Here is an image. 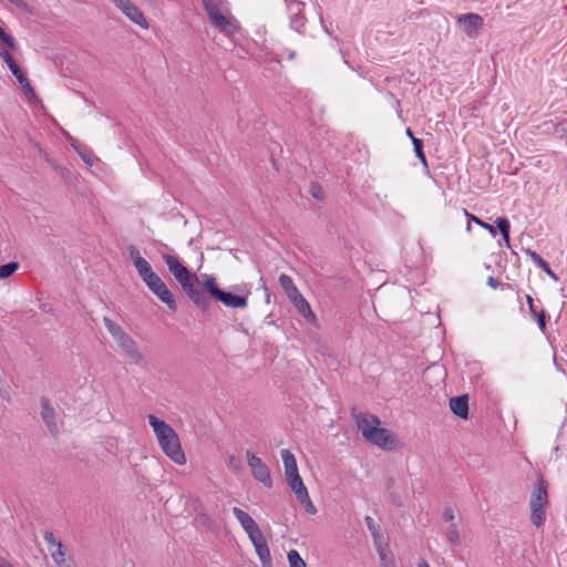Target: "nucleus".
<instances>
[{
    "instance_id": "4be33fe9",
    "label": "nucleus",
    "mask_w": 567,
    "mask_h": 567,
    "mask_svg": "<svg viewBox=\"0 0 567 567\" xmlns=\"http://www.w3.org/2000/svg\"><path fill=\"white\" fill-rule=\"evenodd\" d=\"M364 522H365V525H367L369 532L371 533L374 546L377 547L379 545L385 544L386 542L384 540V538L382 536L381 528H380L379 524H377L375 520L371 516H367L364 518Z\"/></svg>"
},
{
    "instance_id": "3c124183",
    "label": "nucleus",
    "mask_w": 567,
    "mask_h": 567,
    "mask_svg": "<svg viewBox=\"0 0 567 567\" xmlns=\"http://www.w3.org/2000/svg\"><path fill=\"white\" fill-rule=\"evenodd\" d=\"M417 567H430L426 560H422L419 563Z\"/></svg>"
},
{
    "instance_id": "f257e3e1",
    "label": "nucleus",
    "mask_w": 567,
    "mask_h": 567,
    "mask_svg": "<svg viewBox=\"0 0 567 567\" xmlns=\"http://www.w3.org/2000/svg\"><path fill=\"white\" fill-rule=\"evenodd\" d=\"M163 259L167 265L169 272L181 285L187 297L199 310L207 311L210 307V301L200 289V281L198 277L182 265L176 257L164 255Z\"/></svg>"
},
{
    "instance_id": "8fccbe9b",
    "label": "nucleus",
    "mask_w": 567,
    "mask_h": 567,
    "mask_svg": "<svg viewBox=\"0 0 567 567\" xmlns=\"http://www.w3.org/2000/svg\"><path fill=\"white\" fill-rule=\"evenodd\" d=\"M405 133H406V135L411 138V141L413 142V137H415V136H414V134H413L412 130H411L410 127H408V128H406V131H405Z\"/></svg>"
},
{
    "instance_id": "c756f323",
    "label": "nucleus",
    "mask_w": 567,
    "mask_h": 567,
    "mask_svg": "<svg viewBox=\"0 0 567 567\" xmlns=\"http://www.w3.org/2000/svg\"><path fill=\"white\" fill-rule=\"evenodd\" d=\"M412 143H413V147H414V152H415L416 157L421 161V163L424 166H427L426 156H425L424 151H423V141L421 138L413 137V142Z\"/></svg>"
},
{
    "instance_id": "a18cd8bd",
    "label": "nucleus",
    "mask_w": 567,
    "mask_h": 567,
    "mask_svg": "<svg viewBox=\"0 0 567 567\" xmlns=\"http://www.w3.org/2000/svg\"><path fill=\"white\" fill-rule=\"evenodd\" d=\"M487 285H488L491 288L496 289V288L499 286V282H498V280H497L496 278H494V277L489 276V277L487 278Z\"/></svg>"
},
{
    "instance_id": "49530a36",
    "label": "nucleus",
    "mask_w": 567,
    "mask_h": 567,
    "mask_svg": "<svg viewBox=\"0 0 567 567\" xmlns=\"http://www.w3.org/2000/svg\"><path fill=\"white\" fill-rule=\"evenodd\" d=\"M527 303H528V307H529L530 313H532L533 316H536V313H538V312H537V310L535 309L534 300H533V298H532L530 296H527Z\"/></svg>"
},
{
    "instance_id": "20e7f679",
    "label": "nucleus",
    "mask_w": 567,
    "mask_h": 567,
    "mask_svg": "<svg viewBox=\"0 0 567 567\" xmlns=\"http://www.w3.org/2000/svg\"><path fill=\"white\" fill-rule=\"evenodd\" d=\"M103 321L107 332L112 336L123 355L137 365L143 364L145 357L140 351L135 340L112 319L104 317Z\"/></svg>"
},
{
    "instance_id": "9b49d317",
    "label": "nucleus",
    "mask_w": 567,
    "mask_h": 567,
    "mask_svg": "<svg viewBox=\"0 0 567 567\" xmlns=\"http://www.w3.org/2000/svg\"><path fill=\"white\" fill-rule=\"evenodd\" d=\"M457 24L468 37H473L482 29L484 19L477 13H465L457 18Z\"/></svg>"
},
{
    "instance_id": "393cba45",
    "label": "nucleus",
    "mask_w": 567,
    "mask_h": 567,
    "mask_svg": "<svg viewBox=\"0 0 567 567\" xmlns=\"http://www.w3.org/2000/svg\"><path fill=\"white\" fill-rule=\"evenodd\" d=\"M49 550L51 553L52 559L58 566L61 567L65 565L66 548L62 544V542H59V544L55 547L49 548Z\"/></svg>"
},
{
    "instance_id": "a211bd4d",
    "label": "nucleus",
    "mask_w": 567,
    "mask_h": 567,
    "mask_svg": "<svg viewBox=\"0 0 567 567\" xmlns=\"http://www.w3.org/2000/svg\"><path fill=\"white\" fill-rule=\"evenodd\" d=\"M297 311L309 322L316 321V315L312 312L310 305L308 301L302 297V295H299L296 297V299L290 300Z\"/></svg>"
},
{
    "instance_id": "864d4df0",
    "label": "nucleus",
    "mask_w": 567,
    "mask_h": 567,
    "mask_svg": "<svg viewBox=\"0 0 567 567\" xmlns=\"http://www.w3.org/2000/svg\"><path fill=\"white\" fill-rule=\"evenodd\" d=\"M295 55H296V54H295V52H293V51H291V52H289V53H288V59H290V60H291V59H293V58H295Z\"/></svg>"
},
{
    "instance_id": "1a4fd4ad",
    "label": "nucleus",
    "mask_w": 567,
    "mask_h": 567,
    "mask_svg": "<svg viewBox=\"0 0 567 567\" xmlns=\"http://www.w3.org/2000/svg\"><path fill=\"white\" fill-rule=\"evenodd\" d=\"M132 22L143 29L148 28V22L143 12L130 0H111Z\"/></svg>"
},
{
    "instance_id": "f3484780",
    "label": "nucleus",
    "mask_w": 567,
    "mask_h": 567,
    "mask_svg": "<svg viewBox=\"0 0 567 567\" xmlns=\"http://www.w3.org/2000/svg\"><path fill=\"white\" fill-rule=\"evenodd\" d=\"M281 458L284 462L286 480L293 475H299L296 457L288 449H284L281 451Z\"/></svg>"
},
{
    "instance_id": "58836bf2",
    "label": "nucleus",
    "mask_w": 567,
    "mask_h": 567,
    "mask_svg": "<svg viewBox=\"0 0 567 567\" xmlns=\"http://www.w3.org/2000/svg\"><path fill=\"white\" fill-rule=\"evenodd\" d=\"M228 464L229 466L235 471V472H239L241 470V461L240 458L231 455L228 460Z\"/></svg>"
},
{
    "instance_id": "0eeeda50",
    "label": "nucleus",
    "mask_w": 567,
    "mask_h": 567,
    "mask_svg": "<svg viewBox=\"0 0 567 567\" xmlns=\"http://www.w3.org/2000/svg\"><path fill=\"white\" fill-rule=\"evenodd\" d=\"M286 481H287L289 487L291 488V491L295 493L296 498L298 499L300 505L303 507V509L308 514H311V515L316 514L317 509L309 497L308 489L305 486L301 476L293 475L292 477H290Z\"/></svg>"
},
{
    "instance_id": "72a5a7b5",
    "label": "nucleus",
    "mask_w": 567,
    "mask_h": 567,
    "mask_svg": "<svg viewBox=\"0 0 567 567\" xmlns=\"http://www.w3.org/2000/svg\"><path fill=\"white\" fill-rule=\"evenodd\" d=\"M309 192L313 198H316L318 200L324 199L326 193L319 183H315V182L311 183Z\"/></svg>"
},
{
    "instance_id": "c9c22d12",
    "label": "nucleus",
    "mask_w": 567,
    "mask_h": 567,
    "mask_svg": "<svg viewBox=\"0 0 567 567\" xmlns=\"http://www.w3.org/2000/svg\"><path fill=\"white\" fill-rule=\"evenodd\" d=\"M22 89H23V92L31 99V97H35L37 94H35V90L34 87L30 84L28 78L25 76V81H22V83H20Z\"/></svg>"
},
{
    "instance_id": "473e14b6",
    "label": "nucleus",
    "mask_w": 567,
    "mask_h": 567,
    "mask_svg": "<svg viewBox=\"0 0 567 567\" xmlns=\"http://www.w3.org/2000/svg\"><path fill=\"white\" fill-rule=\"evenodd\" d=\"M466 216L468 218L470 221H474L476 225L481 226L482 228L486 229L493 237L496 236V229L494 226L481 220L478 217L472 215V214H468L466 213Z\"/></svg>"
},
{
    "instance_id": "412c9836",
    "label": "nucleus",
    "mask_w": 567,
    "mask_h": 567,
    "mask_svg": "<svg viewBox=\"0 0 567 567\" xmlns=\"http://www.w3.org/2000/svg\"><path fill=\"white\" fill-rule=\"evenodd\" d=\"M279 284L284 289L285 293L287 295V297L289 298V300L296 299V297L301 295L298 288L295 286L290 276L281 274L279 276Z\"/></svg>"
},
{
    "instance_id": "a878e982",
    "label": "nucleus",
    "mask_w": 567,
    "mask_h": 567,
    "mask_svg": "<svg viewBox=\"0 0 567 567\" xmlns=\"http://www.w3.org/2000/svg\"><path fill=\"white\" fill-rule=\"evenodd\" d=\"M203 289L212 298H216L217 295L221 291L216 285V279L213 276L205 275V279L202 284Z\"/></svg>"
},
{
    "instance_id": "cd10ccee",
    "label": "nucleus",
    "mask_w": 567,
    "mask_h": 567,
    "mask_svg": "<svg viewBox=\"0 0 567 567\" xmlns=\"http://www.w3.org/2000/svg\"><path fill=\"white\" fill-rule=\"evenodd\" d=\"M445 536L451 545H458L461 540L458 526L456 524H451L446 528Z\"/></svg>"
},
{
    "instance_id": "4468645a",
    "label": "nucleus",
    "mask_w": 567,
    "mask_h": 567,
    "mask_svg": "<svg viewBox=\"0 0 567 567\" xmlns=\"http://www.w3.org/2000/svg\"><path fill=\"white\" fill-rule=\"evenodd\" d=\"M250 540L256 549V553L261 561L262 567H271V555L265 535L261 533L258 536L251 538Z\"/></svg>"
},
{
    "instance_id": "c03bdc74",
    "label": "nucleus",
    "mask_w": 567,
    "mask_h": 567,
    "mask_svg": "<svg viewBox=\"0 0 567 567\" xmlns=\"http://www.w3.org/2000/svg\"><path fill=\"white\" fill-rule=\"evenodd\" d=\"M137 272H138L140 277L143 278V277L147 276L150 272H153V269H152L151 265L148 264L146 267L140 269Z\"/></svg>"
},
{
    "instance_id": "c85d7f7f",
    "label": "nucleus",
    "mask_w": 567,
    "mask_h": 567,
    "mask_svg": "<svg viewBox=\"0 0 567 567\" xmlns=\"http://www.w3.org/2000/svg\"><path fill=\"white\" fill-rule=\"evenodd\" d=\"M19 269V264L17 261H11L0 266V278L6 279L13 275Z\"/></svg>"
},
{
    "instance_id": "f8f14e48",
    "label": "nucleus",
    "mask_w": 567,
    "mask_h": 567,
    "mask_svg": "<svg viewBox=\"0 0 567 567\" xmlns=\"http://www.w3.org/2000/svg\"><path fill=\"white\" fill-rule=\"evenodd\" d=\"M161 301H163L168 309L175 311L177 305L172 291L167 288L166 284L159 278L148 288Z\"/></svg>"
},
{
    "instance_id": "4c0bfd02",
    "label": "nucleus",
    "mask_w": 567,
    "mask_h": 567,
    "mask_svg": "<svg viewBox=\"0 0 567 567\" xmlns=\"http://www.w3.org/2000/svg\"><path fill=\"white\" fill-rule=\"evenodd\" d=\"M534 317L537 319V323H538L539 329L544 332L546 330V315H545V311L542 309Z\"/></svg>"
},
{
    "instance_id": "ddd939ff",
    "label": "nucleus",
    "mask_w": 567,
    "mask_h": 567,
    "mask_svg": "<svg viewBox=\"0 0 567 567\" xmlns=\"http://www.w3.org/2000/svg\"><path fill=\"white\" fill-rule=\"evenodd\" d=\"M233 514L237 518V520L240 523L241 527L247 533L249 539L254 538L255 536H258L262 532L260 530L258 524L243 509L238 507L233 508Z\"/></svg>"
},
{
    "instance_id": "bb28decb",
    "label": "nucleus",
    "mask_w": 567,
    "mask_h": 567,
    "mask_svg": "<svg viewBox=\"0 0 567 567\" xmlns=\"http://www.w3.org/2000/svg\"><path fill=\"white\" fill-rule=\"evenodd\" d=\"M496 227L498 228L504 241L509 247V229L511 225L507 218L505 217H498L495 220Z\"/></svg>"
},
{
    "instance_id": "7c9ffc66",
    "label": "nucleus",
    "mask_w": 567,
    "mask_h": 567,
    "mask_svg": "<svg viewBox=\"0 0 567 567\" xmlns=\"http://www.w3.org/2000/svg\"><path fill=\"white\" fill-rule=\"evenodd\" d=\"M288 561L290 567H307V564L296 549L288 551Z\"/></svg>"
},
{
    "instance_id": "2eb2a0df",
    "label": "nucleus",
    "mask_w": 567,
    "mask_h": 567,
    "mask_svg": "<svg viewBox=\"0 0 567 567\" xmlns=\"http://www.w3.org/2000/svg\"><path fill=\"white\" fill-rule=\"evenodd\" d=\"M215 299L229 308H246L248 305L247 297L234 295L224 290H221Z\"/></svg>"
},
{
    "instance_id": "09e8293b",
    "label": "nucleus",
    "mask_w": 567,
    "mask_h": 567,
    "mask_svg": "<svg viewBox=\"0 0 567 567\" xmlns=\"http://www.w3.org/2000/svg\"><path fill=\"white\" fill-rule=\"evenodd\" d=\"M391 499L392 502L396 505V506H401V501H400V497L395 494H391Z\"/></svg>"
},
{
    "instance_id": "f704fd0d",
    "label": "nucleus",
    "mask_w": 567,
    "mask_h": 567,
    "mask_svg": "<svg viewBox=\"0 0 567 567\" xmlns=\"http://www.w3.org/2000/svg\"><path fill=\"white\" fill-rule=\"evenodd\" d=\"M0 40L6 43L10 49H16V42L14 39L8 34L1 27H0Z\"/></svg>"
},
{
    "instance_id": "7ed1b4c3",
    "label": "nucleus",
    "mask_w": 567,
    "mask_h": 567,
    "mask_svg": "<svg viewBox=\"0 0 567 567\" xmlns=\"http://www.w3.org/2000/svg\"><path fill=\"white\" fill-rule=\"evenodd\" d=\"M148 423L153 427L158 444L166 456L174 463L184 465L186 463V456L175 430L153 414L148 415Z\"/></svg>"
},
{
    "instance_id": "6e6552de",
    "label": "nucleus",
    "mask_w": 567,
    "mask_h": 567,
    "mask_svg": "<svg viewBox=\"0 0 567 567\" xmlns=\"http://www.w3.org/2000/svg\"><path fill=\"white\" fill-rule=\"evenodd\" d=\"M247 464L251 470V474L260 482L265 487L270 488L272 486V480L269 467L262 462L260 457L247 451Z\"/></svg>"
},
{
    "instance_id": "5701e85b",
    "label": "nucleus",
    "mask_w": 567,
    "mask_h": 567,
    "mask_svg": "<svg viewBox=\"0 0 567 567\" xmlns=\"http://www.w3.org/2000/svg\"><path fill=\"white\" fill-rule=\"evenodd\" d=\"M528 255L530 256L533 262L544 270L550 278L554 280H558L557 275L550 269L548 262L544 260L537 252L528 250Z\"/></svg>"
},
{
    "instance_id": "b1692460",
    "label": "nucleus",
    "mask_w": 567,
    "mask_h": 567,
    "mask_svg": "<svg viewBox=\"0 0 567 567\" xmlns=\"http://www.w3.org/2000/svg\"><path fill=\"white\" fill-rule=\"evenodd\" d=\"M128 257L137 271L150 264L141 256L138 248L134 245L128 247Z\"/></svg>"
},
{
    "instance_id": "37998d69",
    "label": "nucleus",
    "mask_w": 567,
    "mask_h": 567,
    "mask_svg": "<svg viewBox=\"0 0 567 567\" xmlns=\"http://www.w3.org/2000/svg\"><path fill=\"white\" fill-rule=\"evenodd\" d=\"M137 272H138L140 277L143 278V277L147 276L150 272H153V269H152L151 265L148 264L146 267L140 269Z\"/></svg>"
},
{
    "instance_id": "dca6fc26",
    "label": "nucleus",
    "mask_w": 567,
    "mask_h": 567,
    "mask_svg": "<svg viewBox=\"0 0 567 567\" xmlns=\"http://www.w3.org/2000/svg\"><path fill=\"white\" fill-rule=\"evenodd\" d=\"M450 409L458 417H468V395L462 394L450 399Z\"/></svg>"
},
{
    "instance_id": "2f4dec72",
    "label": "nucleus",
    "mask_w": 567,
    "mask_h": 567,
    "mask_svg": "<svg viewBox=\"0 0 567 567\" xmlns=\"http://www.w3.org/2000/svg\"><path fill=\"white\" fill-rule=\"evenodd\" d=\"M47 161L51 164L55 173L59 174L64 181H69L71 178L72 173L68 168L58 164L55 161L50 159L49 157H47Z\"/></svg>"
},
{
    "instance_id": "aec40b11",
    "label": "nucleus",
    "mask_w": 567,
    "mask_h": 567,
    "mask_svg": "<svg viewBox=\"0 0 567 567\" xmlns=\"http://www.w3.org/2000/svg\"><path fill=\"white\" fill-rule=\"evenodd\" d=\"M381 567H396L394 556L389 547V544L379 545L375 547Z\"/></svg>"
},
{
    "instance_id": "423d86ee",
    "label": "nucleus",
    "mask_w": 567,
    "mask_h": 567,
    "mask_svg": "<svg viewBox=\"0 0 567 567\" xmlns=\"http://www.w3.org/2000/svg\"><path fill=\"white\" fill-rule=\"evenodd\" d=\"M203 7L214 28L227 37L237 32L238 27L236 21L224 16L215 0H203Z\"/></svg>"
},
{
    "instance_id": "39448f33",
    "label": "nucleus",
    "mask_w": 567,
    "mask_h": 567,
    "mask_svg": "<svg viewBox=\"0 0 567 567\" xmlns=\"http://www.w3.org/2000/svg\"><path fill=\"white\" fill-rule=\"evenodd\" d=\"M547 505L548 484L540 475L534 485L529 499L530 523L536 528L542 527L546 520Z\"/></svg>"
},
{
    "instance_id": "603ef678",
    "label": "nucleus",
    "mask_w": 567,
    "mask_h": 567,
    "mask_svg": "<svg viewBox=\"0 0 567 567\" xmlns=\"http://www.w3.org/2000/svg\"><path fill=\"white\" fill-rule=\"evenodd\" d=\"M393 484H394V480H393V478H389V481H388V487L393 486Z\"/></svg>"
},
{
    "instance_id": "9d476101",
    "label": "nucleus",
    "mask_w": 567,
    "mask_h": 567,
    "mask_svg": "<svg viewBox=\"0 0 567 567\" xmlns=\"http://www.w3.org/2000/svg\"><path fill=\"white\" fill-rule=\"evenodd\" d=\"M41 417L45 423L48 431L52 437H58L59 426L55 422V410L47 396H41Z\"/></svg>"
},
{
    "instance_id": "de8ad7c7",
    "label": "nucleus",
    "mask_w": 567,
    "mask_h": 567,
    "mask_svg": "<svg viewBox=\"0 0 567 567\" xmlns=\"http://www.w3.org/2000/svg\"><path fill=\"white\" fill-rule=\"evenodd\" d=\"M81 157H82V159H83L86 164H89L90 166H92V165H93V163H94V162H93L92 156H90V155H82V154H81Z\"/></svg>"
},
{
    "instance_id": "ea45409f",
    "label": "nucleus",
    "mask_w": 567,
    "mask_h": 567,
    "mask_svg": "<svg viewBox=\"0 0 567 567\" xmlns=\"http://www.w3.org/2000/svg\"><path fill=\"white\" fill-rule=\"evenodd\" d=\"M157 279H159V276L156 275L154 271L150 272L147 276L143 277L142 280L146 284V286L150 288Z\"/></svg>"
},
{
    "instance_id": "79ce46f5",
    "label": "nucleus",
    "mask_w": 567,
    "mask_h": 567,
    "mask_svg": "<svg viewBox=\"0 0 567 567\" xmlns=\"http://www.w3.org/2000/svg\"><path fill=\"white\" fill-rule=\"evenodd\" d=\"M8 1L24 11H29V6L24 0H8Z\"/></svg>"
},
{
    "instance_id": "e433bc0d",
    "label": "nucleus",
    "mask_w": 567,
    "mask_h": 567,
    "mask_svg": "<svg viewBox=\"0 0 567 567\" xmlns=\"http://www.w3.org/2000/svg\"><path fill=\"white\" fill-rule=\"evenodd\" d=\"M43 538H44V540L47 542V544L49 545V548H53V547H55V546L59 544V542H60V540H58V539L54 537L53 533H52V532H50V530H45V532L43 533Z\"/></svg>"
},
{
    "instance_id": "f03ea898",
    "label": "nucleus",
    "mask_w": 567,
    "mask_h": 567,
    "mask_svg": "<svg viewBox=\"0 0 567 567\" xmlns=\"http://www.w3.org/2000/svg\"><path fill=\"white\" fill-rule=\"evenodd\" d=\"M355 422L363 439L370 444L385 451H392L398 446L396 436L390 430L380 427V420L375 415L359 413L355 416Z\"/></svg>"
},
{
    "instance_id": "6ab92c4d",
    "label": "nucleus",
    "mask_w": 567,
    "mask_h": 567,
    "mask_svg": "<svg viewBox=\"0 0 567 567\" xmlns=\"http://www.w3.org/2000/svg\"><path fill=\"white\" fill-rule=\"evenodd\" d=\"M0 58L3 60V62L8 65L12 74L16 76L17 81L19 83H22V81H25V75L20 70L19 65L16 63L11 54L6 49H0Z\"/></svg>"
},
{
    "instance_id": "a19ab883",
    "label": "nucleus",
    "mask_w": 567,
    "mask_h": 567,
    "mask_svg": "<svg viewBox=\"0 0 567 567\" xmlns=\"http://www.w3.org/2000/svg\"><path fill=\"white\" fill-rule=\"evenodd\" d=\"M442 517H443L444 522L453 520L454 519V511H453V508L451 506L445 507L444 511H443Z\"/></svg>"
}]
</instances>
